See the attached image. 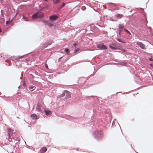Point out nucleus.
Returning a JSON list of instances; mask_svg holds the SVG:
<instances>
[{"label": "nucleus", "instance_id": "1", "mask_svg": "<svg viewBox=\"0 0 153 153\" xmlns=\"http://www.w3.org/2000/svg\"><path fill=\"white\" fill-rule=\"evenodd\" d=\"M141 14V16L139 18V20L140 22L142 24H144L145 26H143L140 25L141 27L142 28V29L143 30H147V32H150L152 33V28L150 27H148L146 24L147 23V20L146 15V13L144 11H141L140 12Z\"/></svg>", "mask_w": 153, "mask_h": 153}, {"label": "nucleus", "instance_id": "2", "mask_svg": "<svg viewBox=\"0 0 153 153\" xmlns=\"http://www.w3.org/2000/svg\"><path fill=\"white\" fill-rule=\"evenodd\" d=\"M94 99L93 98H90L89 99H88L86 102L84 106L88 110L93 111V112L94 113L96 112L95 109V103L93 101Z\"/></svg>", "mask_w": 153, "mask_h": 153}, {"label": "nucleus", "instance_id": "3", "mask_svg": "<svg viewBox=\"0 0 153 153\" xmlns=\"http://www.w3.org/2000/svg\"><path fill=\"white\" fill-rule=\"evenodd\" d=\"M109 48L112 50H117L121 51H118L117 52L123 54L124 52L126 51L125 49L123 48L121 44L118 42H113L109 45Z\"/></svg>", "mask_w": 153, "mask_h": 153}, {"label": "nucleus", "instance_id": "4", "mask_svg": "<svg viewBox=\"0 0 153 153\" xmlns=\"http://www.w3.org/2000/svg\"><path fill=\"white\" fill-rule=\"evenodd\" d=\"M94 137L97 140H100L103 137V133L102 131L96 130L93 133Z\"/></svg>", "mask_w": 153, "mask_h": 153}, {"label": "nucleus", "instance_id": "5", "mask_svg": "<svg viewBox=\"0 0 153 153\" xmlns=\"http://www.w3.org/2000/svg\"><path fill=\"white\" fill-rule=\"evenodd\" d=\"M58 96L59 97H62V99L64 101H66L67 99L70 98L71 97L70 92L67 90L64 91L62 94L58 95Z\"/></svg>", "mask_w": 153, "mask_h": 153}, {"label": "nucleus", "instance_id": "6", "mask_svg": "<svg viewBox=\"0 0 153 153\" xmlns=\"http://www.w3.org/2000/svg\"><path fill=\"white\" fill-rule=\"evenodd\" d=\"M59 15L54 14H51L49 17L48 21L51 22H53L59 18Z\"/></svg>", "mask_w": 153, "mask_h": 153}, {"label": "nucleus", "instance_id": "7", "mask_svg": "<svg viewBox=\"0 0 153 153\" xmlns=\"http://www.w3.org/2000/svg\"><path fill=\"white\" fill-rule=\"evenodd\" d=\"M0 57H1L2 58V59L5 60V62H9L10 60H12V61H14V59H16L17 58H15V56H11L10 57H3L0 54Z\"/></svg>", "mask_w": 153, "mask_h": 153}, {"label": "nucleus", "instance_id": "8", "mask_svg": "<svg viewBox=\"0 0 153 153\" xmlns=\"http://www.w3.org/2000/svg\"><path fill=\"white\" fill-rule=\"evenodd\" d=\"M44 108L41 104L39 103H37L36 108V111H37L41 113L42 114H43V111Z\"/></svg>", "mask_w": 153, "mask_h": 153}, {"label": "nucleus", "instance_id": "9", "mask_svg": "<svg viewBox=\"0 0 153 153\" xmlns=\"http://www.w3.org/2000/svg\"><path fill=\"white\" fill-rule=\"evenodd\" d=\"M97 48L100 50H105L107 49L106 46L103 43H99L97 45Z\"/></svg>", "mask_w": 153, "mask_h": 153}, {"label": "nucleus", "instance_id": "10", "mask_svg": "<svg viewBox=\"0 0 153 153\" xmlns=\"http://www.w3.org/2000/svg\"><path fill=\"white\" fill-rule=\"evenodd\" d=\"M44 16V13L41 11H40L38 15L36 16V20L38 22H41V20L43 19V18Z\"/></svg>", "mask_w": 153, "mask_h": 153}, {"label": "nucleus", "instance_id": "11", "mask_svg": "<svg viewBox=\"0 0 153 153\" xmlns=\"http://www.w3.org/2000/svg\"><path fill=\"white\" fill-rule=\"evenodd\" d=\"M92 32L97 34H100L101 33H103L104 32V31H100V29L96 26H94L91 30Z\"/></svg>", "mask_w": 153, "mask_h": 153}, {"label": "nucleus", "instance_id": "12", "mask_svg": "<svg viewBox=\"0 0 153 153\" xmlns=\"http://www.w3.org/2000/svg\"><path fill=\"white\" fill-rule=\"evenodd\" d=\"M107 4L110 6V7H112L113 10H118V7L117 6L116 4H115L109 2L107 3Z\"/></svg>", "mask_w": 153, "mask_h": 153}, {"label": "nucleus", "instance_id": "13", "mask_svg": "<svg viewBox=\"0 0 153 153\" xmlns=\"http://www.w3.org/2000/svg\"><path fill=\"white\" fill-rule=\"evenodd\" d=\"M30 117L32 120H36L39 118V115H37L34 113L31 114Z\"/></svg>", "mask_w": 153, "mask_h": 153}, {"label": "nucleus", "instance_id": "14", "mask_svg": "<svg viewBox=\"0 0 153 153\" xmlns=\"http://www.w3.org/2000/svg\"><path fill=\"white\" fill-rule=\"evenodd\" d=\"M123 32H125L126 33V34H125L128 38H130L131 37L132 34L127 29H125Z\"/></svg>", "mask_w": 153, "mask_h": 153}, {"label": "nucleus", "instance_id": "15", "mask_svg": "<svg viewBox=\"0 0 153 153\" xmlns=\"http://www.w3.org/2000/svg\"><path fill=\"white\" fill-rule=\"evenodd\" d=\"M137 45L143 49H145L146 48L145 45L141 42H137Z\"/></svg>", "mask_w": 153, "mask_h": 153}, {"label": "nucleus", "instance_id": "16", "mask_svg": "<svg viewBox=\"0 0 153 153\" xmlns=\"http://www.w3.org/2000/svg\"><path fill=\"white\" fill-rule=\"evenodd\" d=\"M43 112V114L45 113L46 115H50L52 113L51 111L48 109H46L45 108H44Z\"/></svg>", "mask_w": 153, "mask_h": 153}, {"label": "nucleus", "instance_id": "17", "mask_svg": "<svg viewBox=\"0 0 153 153\" xmlns=\"http://www.w3.org/2000/svg\"><path fill=\"white\" fill-rule=\"evenodd\" d=\"M117 36V37L116 38V39L118 42L123 43H126V42L125 39H122V38H120L118 36Z\"/></svg>", "mask_w": 153, "mask_h": 153}, {"label": "nucleus", "instance_id": "18", "mask_svg": "<svg viewBox=\"0 0 153 153\" xmlns=\"http://www.w3.org/2000/svg\"><path fill=\"white\" fill-rule=\"evenodd\" d=\"M119 29L118 30L123 32L124 30L126 29L123 25L122 24H119L118 25Z\"/></svg>", "mask_w": 153, "mask_h": 153}, {"label": "nucleus", "instance_id": "19", "mask_svg": "<svg viewBox=\"0 0 153 153\" xmlns=\"http://www.w3.org/2000/svg\"><path fill=\"white\" fill-rule=\"evenodd\" d=\"M84 78L80 77L78 79V80H77V83L78 84H84L85 83V80H84L83 82L81 81Z\"/></svg>", "mask_w": 153, "mask_h": 153}, {"label": "nucleus", "instance_id": "20", "mask_svg": "<svg viewBox=\"0 0 153 153\" xmlns=\"http://www.w3.org/2000/svg\"><path fill=\"white\" fill-rule=\"evenodd\" d=\"M47 149L45 147H42L40 150V152L41 153H44L47 151Z\"/></svg>", "mask_w": 153, "mask_h": 153}, {"label": "nucleus", "instance_id": "21", "mask_svg": "<svg viewBox=\"0 0 153 153\" xmlns=\"http://www.w3.org/2000/svg\"><path fill=\"white\" fill-rule=\"evenodd\" d=\"M53 42V41H50L48 42L47 43V45L45 46L44 47H43V48H42L41 49L43 50V49L47 47V46L51 45Z\"/></svg>", "mask_w": 153, "mask_h": 153}, {"label": "nucleus", "instance_id": "22", "mask_svg": "<svg viewBox=\"0 0 153 153\" xmlns=\"http://www.w3.org/2000/svg\"><path fill=\"white\" fill-rule=\"evenodd\" d=\"M116 62H118L119 63V64L117 65V66L118 67H120L121 66H123L125 65L123 64L124 63L122 62H120V61H116Z\"/></svg>", "mask_w": 153, "mask_h": 153}, {"label": "nucleus", "instance_id": "23", "mask_svg": "<svg viewBox=\"0 0 153 153\" xmlns=\"http://www.w3.org/2000/svg\"><path fill=\"white\" fill-rule=\"evenodd\" d=\"M41 22H42V23H43L44 25H47L49 22L48 20H45L44 19L41 20Z\"/></svg>", "mask_w": 153, "mask_h": 153}, {"label": "nucleus", "instance_id": "24", "mask_svg": "<svg viewBox=\"0 0 153 153\" xmlns=\"http://www.w3.org/2000/svg\"><path fill=\"white\" fill-rule=\"evenodd\" d=\"M36 88L35 86L33 85H31L28 87L29 89L31 91H33Z\"/></svg>", "mask_w": 153, "mask_h": 153}, {"label": "nucleus", "instance_id": "25", "mask_svg": "<svg viewBox=\"0 0 153 153\" xmlns=\"http://www.w3.org/2000/svg\"><path fill=\"white\" fill-rule=\"evenodd\" d=\"M60 0H53L52 2L53 4H56L58 3H60Z\"/></svg>", "mask_w": 153, "mask_h": 153}, {"label": "nucleus", "instance_id": "26", "mask_svg": "<svg viewBox=\"0 0 153 153\" xmlns=\"http://www.w3.org/2000/svg\"><path fill=\"white\" fill-rule=\"evenodd\" d=\"M123 15L122 14L117 13V14H116L115 16L116 18L120 19L123 16Z\"/></svg>", "mask_w": 153, "mask_h": 153}, {"label": "nucleus", "instance_id": "27", "mask_svg": "<svg viewBox=\"0 0 153 153\" xmlns=\"http://www.w3.org/2000/svg\"><path fill=\"white\" fill-rule=\"evenodd\" d=\"M122 34H125L123 32L118 30V33H117V36H121Z\"/></svg>", "mask_w": 153, "mask_h": 153}, {"label": "nucleus", "instance_id": "28", "mask_svg": "<svg viewBox=\"0 0 153 153\" xmlns=\"http://www.w3.org/2000/svg\"><path fill=\"white\" fill-rule=\"evenodd\" d=\"M80 51V49L79 48H76L75 50L74 51V53H79Z\"/></svg>", "mask_w": 153, "mask_h": 153}, {"label": "nucleus", "instance_id": "29", "mask_svg": "<svg viewBox=\"0 0 153 153\" xmlns=\"http://www.w3.org/2000/svg\"><path fill=\"white\" fill-rule=\"evenodd\" d=\"M120 38H122V39H128V38L126 37V36L125 35V36L123 35V34H122L121 35V36H120Z\"/></svg>", "mask_w": 153, "mask_h": 153}, {"label": "nucleus", "instance_id": "30", "mask_svg": "<svg viewBox=\"0 0 153 153\" xmlns=\"http://www.w3.org/2000/svg\"><path fill=\"white\" fill-rule=\"evenodd\" d=\"M73 91L74 93H77L79 92V90L78 89H73Z\"/></svg>", "mask_w": 153, "mask_h": 153}, {"label": "nucleus", "instance_id": "31", "mask_svg": "<svg viewBox=\"0 0 153 153\" xmlns=\"http://www.w3.org/2000/svg\"><path fill=\"white\" fill-rule=\"evenodd\" d=\"M68 49L67 48H66L65 49L64 51L65 52L67 55H69V53L68 52Z\"/></svg>", "mask_w": 153, "mask_h": 153}, {"label": "nucleus", "instance_id": "32", "mask_svg": "<svg viewBox=\"0 0 153 153\" xmlns=\"http://www.w3.org/2000/svg\"><path fill=\"white\" fill-rule=\"evenodd\" d=\"M47 25L49 27H51L53 26V24L49 22Z\"/></svg>", "mask_w": 153, "mask_h": 153}, {"label": "nucleus", "instance_id": "33", "mask_svg": "<svg viewBox=\"0 0 153 153\" xmlns=\"http://www.w3.org/2000/svg\"><path fill=\"white\" fill-rule=\"evenodd\" d=\"M40 9L39 10H38L37 12H36L34 13L33 14L35 16H37L38 15V14L40 12Z\"/></svg>", "mask_w": 153, "mask_h": 153}, {"label": "nucleus", "instance_id": "34", "mask_svg": "<svg viewBox=\"0 0 153 153\" xmlns=\"http://www.w3.org/2000/svg\"><path fill=\"white\" fill-rule=\"evenodd\" d=\"M65 6V4L64 2H63L62 4L60 6V8H62Z\"/></svg>", "mask_w": 153, "mask_h": 153}, {"label": "nucleus", "instance_id": "35", "mask_svg": "<svg viewBox=\"0 0 153 153\" xmlns=\"http://www.w3.org/2000/svg\"><path fill=\"white\" fill-rule=\"evenodd\" d=\"M22 19H24L25 21L27 22L28 21V19L27 17H25L24 16H23Z\"/></svg>", "mask_w": 153, "mask_h": 153}, {"label": "nucleus", "instance_id": "36", "mask_svg": "<svg viewBox=\"0 0 153 153\" xmlns=\"http://www.w3.org/2000/svg\"><path fill=\"white\" fill-rule=\"evenodd\" d=\"M135 10H134L136 11H137V10H141H141H143V8H137L136 7L135 8Z\"/></svg>", "mask_w": 153, "mask_h": 153}, {"label": "nucleus", "instance_id": "37", "mask_svg": "<svg viewBox=\"0 0 153 153\" xmlns=\"http://www.w3.org/2000/svg\"><path fill=\"white\" fill-rule=\"evenodd\" d=\"M81 9L83 11L85 10H86V7L85 6H83L81 7Z\"/></svg>", "mask_w": 153, "mask_h": 153}, {"label": "nucleus", "instance_id": "38", "mask_svg": "<svg viewBox=\"0 0 153 153\" xmlns=\"http://www.w3.org/2000/svg\"><path fill=\"white\" fill-rule=\"evenodd\" d=\"M77 45V44L76 43H74L73 44V47L74 48H76V46Z\"/></svg>", "mask_w": 153, "mask_h": 153}, {"label": "nucleus", "instance_id": "39", "mask_svg": "<svg viewBox=\"0 0 153 153\" xmlns=\"http://www.w3.org/2000/svg\"><path fill=\"white\" fill-rule=\"evenodd\" d=\"M59 97L58 96V97H57V99H58V100H59V101H60L62 99V97Z\"/></svg>", "mask_w": 153, "mask_h": 153}, {"label": "nucleus", "instance_id": "40", "mask_svg": "<svg viewBox=\"0 0 153 153\" xmlns=\"http://www.w3.org/2000/svg\"><path fill=\"white\" fill-rule=\"evenodd\" d=\"M10 22V21L9 20V19L8 20H7L6 21V25H7L8 23H9Z\"/></svg>", "mask_w": 153, "mask_h": 153}, {"label": "nucleus", "instance_id": "41", "mask_svg": "<svg viewBox=\"0 0 153 153\" xmlns=\"http://www.w3.org/2000/svg\"><path fill=\"white\" fill-rule=\"evenodd\" d=\"M71 66H70V65H68L67 66V70H68L69 69H70Z\"/></svg>", "mask_w": 153, "mask_h": 153}, {"label": "nucleus", "instance_id": "42", "mask_svg": "<svg viewBox=\"0 0 153 153\" xmlns=\"http://www.w3.org/2000/svg\"><path fill=\"white\" fill-rule=\"evenodd\" d=\"M64 56H62L60 57L58 59V62H60L61 61L60 59L62 58V57Z\"/></svg>", "mask_w": 153, "mask_h": 153}, {"label": "nucleus", "instance_id": "43", "mask_svg": "<svg viewBox=\"0 0 153 153\" xmlns=\"http://www.w3.org/2000/svg\"><path fill=\"white\" fill-rule=\"evenodd\" d=\"M18 142H16V143H15V146H17L16 147V148H17V147H19V145H18Z\"/></svg>", "mask_w": 153, "mask_h": 153}, {"label": "nucleus", "instance_id": "44", "mask_svg": "<svg viewBox=\"0 0 153 153\" xmlns=\"http://www.w3.org/2000/svg\"><path fill=\"white\" fill-rule=\"evenodd\" d=\"M45 67L46 68V69H48V65L46 64H45Z\"/></svg>", "mask_w": 153, "mask_h": 153}, {"label": "nucleus", "instance_id": "45", "mask_svg": "<svg viewBox=\"0 0 153 153\" xmlns=\"http://www.w3.org/2000/svg\"><path fill=\"white\" fill-rule=\"evenodd\" d=\"M15 16H14L11 19H9V20L10 21V22H11V21H13V20L15 18Z\"/></svg>", "mask_w": 153, "mask_h": 153}, {"label": "nucleus", "instance_id": "46", "mask_svg": "<svg viewBox=\"0 0 153 153\" xmlns=\"http://www.w3.org/2000/svg\"><path fill=\"white\" fill-rule=\"evenodd\" d=\"M33 83H32L34 85H35V84L37 83H38V82H37L36 81H33Z\"/></svg>", "mask_w": 153, "mask_h": 153}, {"label": "nucleus", "instance_id": "47", "mask_svg": "<svg viewBox=\"0 0 153 153\" xmlns=\"http://www.w3.org/2000/svg\"><path fill=\"white\" fill-rule=\"evenodd\" d=\"M149 60L151 61H153V59L152 57L150 58L149 59Z\"/></svg>", "mask_w": 153, "mask_h": 153}, {"label": "nucleus", "instance_id": "48", "mask_svg": "<svg viewBox=\"0 0 153 153\" xmlns=\"http://www.w3.org/2000/svg\"><path fill=\"white\" fill-rule=\"evenodd\" d=\"M23 56H24V55H22V56H17V58H20L21 57Z\"/></svg>", "mask_w": 153, "mask_h": 153}, {"label": "nucleus", "instance_id": "49", "mask_svg": "<svg viewBox=\"0 0 153 153\" xmlns=\"http://www.w3.org/2000/svg\"><path fill=\"white\" fill-rule=\"evenodd\" d=\"M26 147L27 148H28V149H30L29 148V147H30V146H28V145H26Z\"/></svg>", "mask_w": 153, "mask_h": 153}, {"label": "nucleus", "instance_id": "50", "mask_svg": "<svg viewBox=\"0 0 153 153\" xmlns=\"http://www.w3.org/2000/svg\"><path fill=\"white\" fill-rule=\"evenodd\" d=\"M35 16L34 15V14H33L32 16V18H33Z\"/></svg>", "mask_w": 153, "mask_h": 153}, {"label": "nucleus", "instance_id": "51", "mask_svg": "<svg viewBox=\"0 0 153 153\" xmlns=\"http://www.w3.org/2000/svg\"><path fill=\"white\" fill-rule=\"evenodd\" d=\"M73 118V117L72 116H70V119H72V118Z\"/></svg>", "mask_w": 153, "mask_h": 153}, {"label": "nucleus", "instance_id": "52", "mask_svg": "<svg viewBox=\"0 0 153 153\" xmlns=\"http://www.w3.org/2000/svg\"><path fill=\"white\" fill-rule=\"evenodd\" d=\"M98 25V26H99V27H102V26H101V25Z\"/></svg>", "mask_w": 153, "mask_h": 153}, {"label": "nucleus", "instance_id": "53", "mask_svg": "<svg viewBox=\"0 0 153 153\" xmlns=\"http://www.w3.org/2000/svg\"><path fill=\"white\" fill-rule=\"evenodd\" d=\"M111 20L112 21H114V20H113V19H112V20ZM115 21H116V20H115Z\"/></svg>", "mask_w": 153, "mask_h": 153}, {"label": "nucleus", "instance_id": "54", "mask_svg": "<svg viewBox=\"0 0 153 153\" xmlns=\"http://www.w3.org/2000/svg\"><path fill=\"white\" fill-rule=\"evenodd\" d=\"M131 148L133 149V148L132 147V145H131Z\"/></svg>", "mask_w": 153, "mask_h": 153}, {"label": "nucleus", "instance_id": "55", "mask_svg": "<svg viewBox=\"0 0 153 153\" xmlns=\"http://www.w3.org/2000/svg\"><path fill=\"white\" fill-rule=\"evenodd\" d=\"M150 65L151 66H152V64H150Z\"/></svg>", "mask_w": 153, "mask_h": 153}, {"label": "nucleus", "instance_id": "56", "mask_svg": "<svg viewBox=\"0 0 153 153\" xmlns=\"http://www.w3.org/2000/svg\"><path fill=\"white\" fill-rule=\"evenodd\" d=\"M1 28H0V33H1Z\"/></svg>", "mask_w": 153, "mask_h": 153}, {"label": "nucleus", "instance_id": "57", "mask_svg": "<svg viewBox=\"0 0 153 153\" xmlns=\"http://www.w3.org/2000/svg\"><path fill=\"white\" fill-rule=\"evenodd\" d=\"M84 62V61H81V62H79V63H80V62Z\"/></svg>", "mask_w": 153, "mask_h": 153}, {"label": "nucleus", "instance_id": "58", "mask_svg": "<svg viewBox=\"0 0 153 153\" xmlns=\"http://www.w3.org/2000/svg\"><path fill=\"white\" fill-rule=\"evenodd\" d=\"M108 10H111V11H112L110 9H108Z\"/></svg>", "mask_w": 153, "mask_h": 153}, {"label": "nucleus", "instance_id": "59", "mask_svg": "<svg viewBox=\"0 0 153 153\" xmlns=\"http://www.w3.org/2000/svg\"><path fill=\"white\" fill-rule=\"evenodd\" d=\"M45 1H47L48 0H43Z\"/></svg>", "mask_w": 153, "mask_h": 153}, {"label": "nucleus", "instance_id": "60", "mask_svg": "<svg viewBox=\"0 0 153 153\" xmlns=\"http://www.w3.org/2000/svg\"><path fill=\"white\" fill-rule=\"evenodd\" d=\"M105 9H107V8L105 7H104Z\"/></svg>", "mask_w": 153, "mask_h": 153}, {"label": "nucleus", "instance_id": "61", "mask_svg": "<svg viewBox=\"0 0 153 153\" xmlns=\"http://www.w3.org/2000/svg\"><path fill=\"white\" fill-rule=\"evenodd\" d=\"M78 149H79L78 148H77V151Z\"/></svg>", "mask_w": 153, "mask_h": 153}, {"label": "nucleus", "instance_id": "62", "mask_svg": "<svg viewBox=\"0 0 153 153\" xmlns=\"http://www.w3.org/2000/svg\"><path fill=\"white\" fill-rule=\"evenodd\" d=\"M17 117V118H19V117Z\"/></svg>", "mask_w": 153, "mask_h": 153}, {"label": "nucleus", "instance_id": "63", "mask_svg": "<svg viewBox=\"0 0 153 153\" xmlns=\"http://www.w3.org/2000/svg\"><path fill=\"white\" fill-rule=\"evenodd\" d=\"M103 7H104H104H105V6H104V5H103Z\"/></svg>", "mask_w": 153, "mask_h": 153}, {"label": "nucleus", "instance_id": "64", "mask_svg": "<svg viewBox=\"0 0 153 153\" xmlns=\"http://www.w3.org/2000/svg\"><path fill=\"white\" fill-rule=\"evenodd\" d=\"M132 11V10H131V11H130V12H131Z\"/></svg>", "mask_w": 153, "mask_h": 153}]
</instances>
